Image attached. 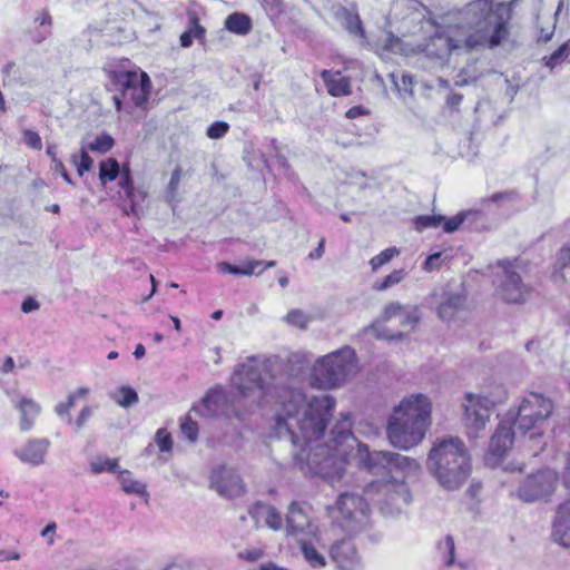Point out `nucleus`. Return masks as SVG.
<instances>
[{"mask_svg":"<svg viewBox=\"0 0 570 570\" xmlns=\"http://www.w3.org/2000/svg\"><path fill=\"white\" fill-rule=\"evenodd\" d=\"M51 168L53 171L60 174L65 181H67L70 185H73L71 177L69 176L63 163L60 159L53 158V165Z\"/></svg>","mask_w":570,"mask_h":570,"instance_id":"nucleus-57","label":"nucleus"},{"mask_svg":"<svg viewBox=\"0 0 570 570\" xmlns=\"http://www.w3.org/2000/svg\"><path fill=\"white\" fill-rule=\"evenodd\" d=\"M325 239L322 238L318 243V246L308 254L311 259H320L324 254Z\"/></svg>","mask_w":570,"mask_h":570,"instance_id":"nucleus-64","label":"nucleus"},{"mask_svg":"<svg viewBox=\"0 0 570 570\" xmlns=\"http://www.w3.org/2000/svg\"><path fill=\"white\" fill-rule=\"evenodd\" d=\"M311 320V316L306 315L302 309L298 308L289 311L284 317V321L287 324L298 328H306Z\"/></svg>","mask_w":570,"mask_h":570,"instance_id":"nucleus-39","label":"nucleus"},{"mask_svg":"<svg viewBox=\"0 0 570 570\" xmlns=\"http://www.w3.org/2000/svg\"><path fill=\"white\" fill-rule=\"evenodd\" d=\"M218 271L220 273H228L234 275H240V267L236 265H232L229 263L223 262L217 265Z\"/></svg>","mask_w":570,"mask_h":570,"instance_id":"nucleus-62","label":"nucleus"},{"mask_svg":"<svg viewBox=\"0 0 570 570\" xmlns=\"http://www.w3.org/2000/svg\"><path fill=\"white\" fill-rule=\"evenodd\" d=\"M286 522V531L293 535L305 532L311 527L308 517L296 502L289 504Z\"/></svg>","mask_w":570,"mask_h":570,"instance_id":"nucleus-24","label":"nucleus"},{"mask_svg":"<svg viewBox=\"0 0 570 570\" xmlns=\"http://www.w3.org/2000/svg\"><path fill=\"white\" fill-rule=\"evenodd\" d=\"M444 219L445 216L442 215H421L415 217L414 224L416 230L422 232L428 228L439 227Z\"/></svg>","mask_w":570,"mask_h":570,"instance_id":"nucleus-35","label":"nucleus"},{"mask_svg":"<svg viewBox=\"0 0 570 570\" xmlns=\"http://www.w3.org/2000/svg\"><path fill=\"white\" fill-rule=\"evenodd\" d=\"M210 488L225 498H236L243 494V481L234 470L219 468L212 472Z\"/></svg>","mask_w":570,"mask_h":570,"instance_id":"nucleus-16","label":"nucleus"},{"mask_svg":"<svg viewBox=\"0 0 570 570\" xmlns=\"http://www.w3.org/2000/svg\"><path fill=\"white\" fill-rule=\"evenodd\" d=\"M561 6H562V2L559 3L558 9L554 12V17H553L552 21L548 22L547 24L538 23V29H539V33L537 37L538 42L547 43L552 39L554 31H556L557 19H558L559 12L561 10Z\"/></svg>","mask_w":570,"mask_h":570,"instance_id":"nucleus-33","label":"nucleus"},{"mask_svg":"<svg viewBox=\"0 0 570 570\" xmlns=\"http://www.w3.org/2000/svg\"><path fill=\"white\" fill-rule=\"evenodd\" d=\"M474 215H475V213H473V212H462L451 218H448V219L445 218L442 222L443 230L445 233H453L462 226V224L469 216H474Z\"/></svg>","mask_w":570,"mask_h":570,"instance_id":"nucleus-41","label":"nucleus"},{"mask_svg":"<svg viewBox=\"0 0 570 570\" xmlns=\"http://www.w3.org/2000/svg\"><path fill=\"white\" fill-rule=\"evenodd\" d=\"M405 276H406V272L403 268L395 269L391 274L385 276L381 282H376L373 285V288L375 291H385V289L399 284L400 282H402L405 278Z\"/></svg>","mask_w":570,"mask_h":570,"instance_id":"nucleus-34","label":"nucleus"},{"mask_svg":"<svg viewBox=\"0 0 570 570\" xmlns=\"http://www.w3.org/2000/svg\"><path fill=\"white\" fill-rule=\"evenodd\" d=\"M553 404L550 399L538 393H529L519 405L513 424L523 433L534 430L552 413Z\"/></svg>","mask_w":570,"mask_h":570,"instance_id":"nucleus-10","label":"nucleus"},{"mask_svg":"<svg viewBox=\"0 0 570 570\" xmlns=\"http://www.w3.org/2000/svg\"><path fill=\"white\" fill-rule=\"evenodd\" d=\"M72 161L77 166V171L80 176H82L86 171H89L94 165L92 158L88 155V150L82 146L80 160L77 161V157H72Z\"/></svg>","mask_w":570,"mask_h":570,"instance_id":"nucleus-46","label":"nucleus"},{"mask_svg":"<svg viewBox=\"0 0 570 570\" xmlns=\"http://www.w3.org/2000/svg\"><path fill=\"white\" fill-rule=\"evenodd\" d=\"M109 80L114 89L120 92L112 97L118 111L121 109L122 98H129L135 106H142L148 100L151 81L146 72L112 70L109 73Z\"/></svg>","mask_w":570,"mask_h":570,"instance_id":"nucleus-6","label":"nucleus"},{"mask_svg":"<svg viewBox=\"0 0 570 570\" xmlns=\"http://www.w3.org/2000/svg\"><path fill=\"white\" fill-rule=\"evenodd\" d=\"M404 307L399 303H390L385 306L383 314H382V321H389L394 316H401L403 315Z\"/></svg>","mask_w":570,"mask_h":570,"instance_id":"nucleus-52","label":"nucleus"},{"mask_svg":"<svg viewBox=\"0 0 570 570\" xmlns=\"http://www.w3.org/2000/svg\"><path fill=\"white\" fill-rule=\"evenodd\" d=\"M118 461L116 459L98 458L90 463V470L95 474L102 472H116Z\"/></svg>","mask_w":570,"mask_h":570,"instance_id":"nucleus-38","label":"nucleus"},{"mask_svg":"<svg viewBox=\"0 0 570 570\" xmlns=\"http://www.w3.org/2000/svg\"><path fill=\"white\" fill-rule=\"evenodd\" d=\"M400 317L402 325H415L420 321V313L416 307H413L411 311L403 309V315Z\"/></svg>","mask_w":570,"mask_h":570,"instance_id":"nucleus-55","label":"nucleus"},{"mask_svg":"<svg viewBox=\"0 0 570 570\" xmlns=\"http://www.w3.org/2000/svg\"><path fill=\"white\" fill-rule=\"evenodd\" d=\"M181 433L191 442L198 436V425L189 416H186L180 425Z\"/></svg>","mask_w":570,"mask_h":570,"instance_id":"nucleus-47","label":"nucleus"},{"mask_svg":"<svg viewBox=\"0 0 570 570\" xmlns=\"http://www.w3.org/2000/svg\"><path fill=\"white\" fill-rule=\"evenodd\" d=\"M517 198V194L512 190L510 191H499L494 193L489 198L484 199V203H494V204H501L503 202H511Z\"/></svg>","mask_w":570,"mask_h":570,"instance_id":"nucleus-53","label":"nucleus"},{"mask_svg":"<svg viewBox=\"0 0 570 570\" xmlns=\"http://www.w3.org/2000/svg\"><path fill=\"white\" fill-rule=\"evenodd\" d=\"M330 556L341 570H354L360 562L356 549L348 539L336 541L331 547Z\"/></svg>","mask_w":570,"mask_h":570,"instance_id":"nucleus-20","label":"nucleus"},{"mask_svg":"<svg viewBox=\"0 0 570 570\" xmlns=\"http://www.w3.org/2000/svg\"><path fill=\"white\" fill-rule=\"evenodd\" d=\"M248 513L257 527L265 524L273 530H279L283 527L279 512L269 504L256 502L249 508Z\"/></svg>","mask_w":570,"mask_h":570,"instance_id":"nucleus-21","label":"nucleus"},{"mask_svg":"<svg viewBox=\"0 0 570 570\" xmlns=\"http://www.w3.org/2000/svg\"><path fill=\"white\" fill-rule=\"evenodd\" d=\"M187 31L197 40H203L205 38V28L199 24L198 19L195 16L189 19Z\"/></svg>","mask_w":570,"mask_h":570,"instance_id":"nucleus-54","label":"nucleus"},{"mask_svg":"<svg viewBox=\"0 0 570 570\" xmlns=\"http://www.w3.org/2000/svg\"><path fill=\"white\" fill-rule=\"evenodd\" d=\"M465 304V296L460 293H444L438 307V314L443 321H451Z\"/></svg>","mask_w":570,"mask_h":570,"instance_id":"nucleus-25","label":"nucleus"},{"mask_svg":"<svg viewBox=\"0 0 570 570\" xmlns=\"http://www.w3.org/2000/svg\"><path fill=\"white\" fill-rule=\"evenodd\" d=\"M441 257H442V253L441 252H438V253H434V254L430 255L425 259L423 268L426 272H431L433 269L439 268L441 266Z\"/></svg>","mask_w":570,"mask_h":570,"instance_id":"nucleus-56","label":"nucleus"},{"mask_svg":"<svg viewBox=\"0 0 570 570\" xmlns=\"http://www.w3.org/2000/svg\"><path fill=\"white\" fill-rule=\"evenodd\" d=\"M499 265L503 268L502 281L498 289L499 295L507 303H523L530 293V287L522 282L521 276L514 271L512 262L500 261Z\"/></svg>","mask_w":570,"mask_h":570,"instance_id":"nucleus-15","label":"nucleus"},{"mask_svg":"<svg viewBox=\"0 0 570 570\" xmlns=\"http://www.w3.org/2000/svg\"><path fill=\"white\" fill-rule=\"evenodd\" d=\"M570 51V40L563 45H561L557 50H554L549 57H544L546 66L549 68H554L559 65L563 59H566Z\"/></svg>","mask_w":570,"mask_h":570,"instance_id":"nucleus-42","label":"nucleus"},{"mask_svg":"<svg viewBox=\"0 0 570 570\" xmlns=\"http://www.w3.org/2000/svg\"><path fill=\"white\" fill-rule=\"evenodd\" d=\"M50 441L47 438L29 439L13 454L23 463L31 466H39L45 463L50 449Z\"/></svg>","mask_w":570,"mask_h":570,"instance_id":"nucleus-18","label":"nucleus"},{"mask_svg":"<svg viewBox=\"0 0 570 570\" xmlns=\"http://www.w3.org/2000/svg\"><path fill=\"white\" fill-rule=\"evenodd\" d=\"M119 482L121 484L122 490L129 494H144L145 493V484L139 481H135L130 478V473L128 471H121L119 473Z\"/></svg>","mask_w":570,"mask_h":570,"instance_id":"nucleus-32","label":"nucleus"},{"mask_svg":"<svg viewBox=\"0 0 570 570\" xmlns=\"http://www.w3.org/2000/svg\"><path fill=\"white\" fill-rule=\"evenodd\" d=\"M114 138L110 135L102 132L99 136H97L92 141L88 142L87 145H83V147L92 153L105 154L114 147Z\"/></svg>","mask_w":570,"mask_h":570,"instance_id":"nucleus-31","label":"nucleus"},{"mask_svg":"<svg viewBox=\"0 0 570 570\" xmlns=\"http://www.w3.org/2000/svg\"><path fill=\"white\" fill-rule=\"evenodd\" d=\"M357 458L361 465L373 473L382 470L399 469L406 474H414L420 470V463L409 456L389 451H370L366 445H358Z\"/></svg>","mask_w":570,"mask_h":570,"instance_id":"nucleus-9","label":"nucleus"},{"mask_svg":"<svg viewBox=\"0 0 570 570\" xmlns=\"http://www.w3.org/2000/svg\"><path fill=\"white\" fill-rule=\"evenodd\" d=\"M20 554L14 551L9 550H0V562L11 561V560H19Z\"/></svg>","mask_w":570,"mask_h":570,"instance_id":"nucleus-63","label":"nucleus"},{"mask_svg":"<svg viewBox=\"0 0 570 570\" xmlns=\"http://www.w3.org/2000/svg\"><path fill=\"white\" fill-rule=\"evenodd\" d=\"M551 537L556 543L570 548V498L557 509Z\"/></svg>","mask_w":570,"mask_h":570,"instance_id":"nucleus-19","label":"nucleus"},{"mask_svg":"<svg viewBox=\"0 0 570 570\" xmlns=\"http://www.w3.org/2000/svg\"><path fill=\"white\" fill-rule=\"evenodd\" d=\"M22 136L24 144L31 149L40 150L42 148L41 137L38 132L31 129H24L22 131Z\"/></svg>","mask_w":570,"mask_h":570,"instance_id":"nucleus-48","label":"nucleus"},{"mask_svg":"<svg viewBox=\"0 0 570 570\" xmlns=\"http://www.w3.org/2000/svg\"><path fill=\"white\" fill-rule=\"evenodd\" d=\"M55 412L56 414L66 420L67 423H71L72 420H71V415H70V409L68 407V405L65 404V402H60L58 403L56 406H55Z\"/></svg>","mask_w":570,"mask_h":570,"instance_id":"nucleus-59","label":"nucleus"},{"mask_svg":"<svg viewBox=\"0 0 570 570\" xmlns=\"http://www.w3.org/2000/svg\"><path fill=\"white\" fill-rule=\"evenodd\" d=\"M395 89L401 94L405 92L409 95L413 94V83L414 79L410 75L402 73L401 79L399 80L397 76L391 75Z\"/></svg>","mask_w":570,"mask_h":570,"instance_id":"nucleus-43","label":"nucleus"},{"mask_svg":"<svg viewBox=\"0 0 570 570\" xmlns=\"http://www.w3.org/2000/svg\"><path fill=\"white\" fill-rule=\"evenodd\" d=\"M110 397L122 407H129L138 402L137 392L127 385L120 386L110 393Z\"/></svg>","mask_w":570,"mask_h":570,"instance_id":"nucleus-30","label":"nucleus"},{"mask_svg":"<svg viewBox=\"0 0 570 570\" xmlns=\"http://www.w3.org/2000/svg\"><path fill=\"white\" fill-rule=\"evenodd\" d=\"M39 303L32 297L26 298L21 304V311L23 313H31L39 309Z\"/></svg>","mask_w":570,"mask_h":570,"instance_id":"nucleus-61","label":"nucleus"},{"mask_svg":"<svg viewBox=\"0 0 570 570\" xmlns=\"http://www.w3.org/2000/svg\"><path fill=\"white\" fill-rule=\"evenodd\" d=\"M426 469L442 489L455 491L471 474V456L459 438L438 440L429 452Z\"/></svg>","mask_w":570,"mask_h":570,"instance_id":"nucleus-3","label":"nucleus"},{"mask_svg":"<svg viewBox=\"0 0 570 570\" xmlns=\"http://www.w3.org/2000/svg\"><path fill=\"white\" fill-rule=\"evenodd\" d=\"M441 548L448 553L444 564L446 567L454 564L455 544L453 538L451 535H446Z\"/></svg>","mask_w":570,"mask_h":570,"instance_id":"nucleus-50","label":"nucleus"},{"mask_svg":"<svg viewBox=\"0 0 570 570\" xmlns=\"http://www.w3.org/2000/svg\"><path fill=\"white\" fill-rule=\"evenodd\" d=\"M119 206L126 216H135L140 218L147 209V191L141 187L134 185L130 171L124 168L118 181Z\"/></svg>","mask_w":570,"mask_h":570,"instance_id":"nucleus-11","label":"nucleus"},{"mask_svg":"<svg viewBox=\"0 0 570 570\" xmlns=\"http://www.w3.org/2000/svg\"><path fill=\"white\" fill-rule=\"evenodd\" d=\"M343 16H344V26L348 30L350 33H353L355 36L364 35L362 22H361V19L357 13H352L351 11L344 9Z\"/></svg>","mask_w":570,"mask_h":570,"instance_id":"nucleus-37","label":"nucleus"},{"mask_svg":"<svg viewBox=\"0 0 570 570\" xmlns=\"http://www.w3.org/2000/svg\"><path fill=\"white\" fill-rule=\"evenodd\" d=\"M400 250L396 247H389L382 250L379 255L374 256L370 261V265L373 272H376L380 267L392 261L393 257L397 256Z\"/></svg>","mask_w":570,"mask_h":570,"instance_id":"nucleus-36","label":"nucleus"},{"mask_svg":"<svg viewBox=\"0 0 570 570\" xmlns=\"http://www.w3.org/2000/svg\"><path fill=\"white\" fill-rule=\"evenodd\" d=\"M514 431L509 422H500L491 438L487 462L497 464L511 449Z\"/></svg>","mask_w":570,"mask_h":570,"instance_id":"nucleus-17","label":"nucleus"},{"mask_svg":"<svg viewBox=\"0 0 570 570\" xmlns=\"http://www.w3.org/2000/svg\"><path fill=\"white\" fill-rule=\"evenodd\" d=\"M225 28L233 33L245 36L252 30V20L245 13L235 12L226 18Z\"/></svg>","mask_w":570,"mask_h":570,"instance_id":"nucleus-27","label":"nucleus"},{"mask_svg":"<svg viewBox=\"0 0 570 570\" xmlns=\"http://www.w3.org/2000/svg\"><path fill=\"white\" fill-rule=\"evenodd\" d=\"M14 407L20 412V430L22 432L30 431L40 413V405L32 399L22 396L14 402Z\"/></svg>","mask_w":570,"mask_h":570,"instance_id":"nucleus-23","label":"nucleus"},{"mask_svg":"<svg viewBox=\"0 0 570 570\" xmlns=\"http://www.w3.org/2000/svg\"><path fill=\"white\" fill-rule=\"evenodd\" d=\"M181 175L183 169L179 166H177L171 173L170 180L168 183L166 190V198L170 204L176 202L177 190L180 184Z\"/></svg>","mask_w":570,"mask_h":570,"instance_id":"nucleus-40","label":"nucleus"},{"mask_svg":"<svg viewBox=\"0 0 570 570\" xmlns=\"http://www.w3.org/2000/svg\"><path fill=\"white\" fill-rule=\"evenodd\" d=\"M364 493L371 500H373V494H377L380 498L376 502L382 512L389 515L400 514L412 501L406 483L396 480L371 483Z\"/></svg>","mask_w":570,"mask_h":570,"instance_id":"nucleus-8","label":"nucleus"},{"mask_svg":"<svg viewBox=\"0 0 570 570\" xmlns=\"http://www.w3.org/2000/svg\"><path fill=\"white\" fill-rule=\"evenodd\" d=\"M370 505L363 497L353 492H344L336 500L333 509L334 524L352 535L366 523Z\"/></svg>","mask_w":570,"mask_h":570,"instance_id":"nucleus-7","label":"nucleus"},{"mask_svg":"<svg viewBox=\"0 0 570 570\" xmlns=\"http://www.w3.org/2000/svg\"><path fill=\"white\" fill-rule=\"evenodd\" d=\"M562 277L570 279V246H564L559 254L557 262Z\"/></svg>","mask_w":570,"mask_h":570,"instance_id":"nucleus-45","label":"nucleus"},{"mask_svg":"<svg viewBox=\"0 0 570 570\" xmlns=\"http://www.w3.org/2000/svg\"><path fill=\"white\" fill-rule=\"evenodd\" d=\"M275 265V261H248L240 267V275H253L258 267L261 268L258 273H261L263 269L274 267Z\"/></svg>","mask_w":570,"mask_h":570,"instance_id":"nucleus-44","label":"nucleus"},{"mask_svg":"<svg viewBox=\"0 0 570 570\" xmlns=\"http://www.w3.org/2000/svg\"><path fill=\"white\" fill-rule=\"evenodd\" d=\"M306 364L305 356L299 353L262 360L249 356L235 367L232 384L253 404L277 403L275 431L279 438H287L293 445L301 446L294 454L298 468L333 482L342 478L350 451L356 443L351 431L352 417L350 413H341L331 430V443L321 442L333 415L335 399L322 394L307 400L302 390L293 385Z\"/></svg>","mask_w":570,"mask_h":570,"instance_id":"nucleus-1","label":"nucleus"},{"mask_svg":"<svg viewBox=\"0 0 570 570\" xmlns=\"http://www.w3.org/2000/svg\"><path fill=\"white\" fill-rule=\"evenodd\" d=\"M426 430L420 424L392 415L389 420L387 438L394 448L410 450L422 442Z\"/></svg>","mask_w":570,"mask_h":570,"instance_id":"nucleus-12","label":"nucleus"},{"mask_svg":"<svg viewBox=\"0 0 570 570\" xmlns=\"http://www.w3.org/2000/svg\"><path fill=\"white\" fill-rule=\"evenodd\" d=\"M225 395L222 390H210L198 405L191 411L203 416H217L223 412Z\"/></svg>","mask_w":570,"mask_h":570,"instance_id":"nucleus-22","label":"nucleus"},{"mask_svg":"<svg viewBox=\"0 0 570 570\" xmlns=\"http://www.w3.org/2000/svg\"><path fill=\"white\" fill-rule=\"evenodd\" d=\"M508 393L502 385L488 394L466 393L462 403L464 422L469 438L476 439L490 420L492 409L507 400Z\"/></svg>","mask_w":570,"mask_h":570,"instance_id":"nucleus-5","label":"nucleus"},{"mask_svg":"<svg viewBox=\"0 0 570 570\" xmlns=\"http://www.w3.org/2000/svg\"><path fill=\"white\" fill-rule=\"evenodd\" d=\"M356 368L355 351L350 346H344L317 358L312 370V379L318 387L334 389L346 382L356 372Z\"/></svg>","mask_w":570,"mask_h":570,"instance_id":"nucleus-4","label":"nucleus"},{"mask_svg":"<svg viewBox=\"0 0 570 570\" xmlns=\"http://www.w3.org/2000/svg\"><path fill=\"white\" fill-rule=\"evenodd\" d=\"M301 551L306 562L313 568H323L326 564L325 557L320 553L316 548L307 541L299 542Z\"/></svg>","mask_w":570,"mask_h":570,"instance_id":"nucleus-29","label":"nucleus"},{"mask_svg":"<svg viewBox=\"0 0 570 570\" xmlns=\"http://www.w3.org/2000/svg\"><path fill=\"white\" fill-rule=\"evenodd\" d=\"M229 126L225 121H216L207 128V136L212 139H219L226 135Z\"/></svg>","mask_w":570,"mask_h":570,"instance_id":"nucleus-49","label":"nucleus"},{"mask_svg":"<svg viewBox=\"0 0 570 570\" xmlns=\"http://www.w3.org/2000/svg\"><path fill=\"white\" fill-rule=\"evenodd\" d=\"M561 481L566 488H570V453L566 455L564 466L561 472Z\"/></svg>","mask_w":570,"mask_h":570,"instance_id":"nucleus-60","label":"nucleus"},{"mask_svg":"<svg viewBox=\"0 0 570 570\" xmlns=\"http://www.w3.org/2000/svg\"><path fill=\"white\" fill-rule=\"evenodd\" d=\"M156 442L161 452H168L171 450V446H173L171 436L164 429H160L157 431Z\"/></svg>","mask_w":570,"mask_h":570,"instance_id":"nucleus-51","label":"nucleus"},{"mask_svg":"<svg viewBox=\"0 0 570 570\" xmlns=\"http://www.w3.org/2000/svg\"><path fill=\"white\" fill-rule=\"evenodd\" d=\"M122 170L120 171L119 164L115 158H108L106 160L100 161L99 165V179L102 185H106L108 181L115 180L118 176H121Z\"/></svg>","mask_w":570,"mask_h":570,"instance_id":"nucleus-28","label":"nucleus"},{"mask_svg":"<svg viewBox=\"0 0 570 570\" xmlns=\"http://www.w3.org/2000/svg\"><path fill=\"white\" fill-rule=\"evenodd\" d=\"M558 473L546 469L528 476L518 490V495L524 502H532L550 495L556 488Z\"/></svg>","mask_w":570,"mask_h":570,"instance_id":"nucleus-13","label":"nucleus"},{"mask_svg":"<svg viewBox=\"0 0 570 570\" xmlns=\"http://www.w3.org/2000/svg\"><path fill=\"white\" fill-rule=\"evenodd\" d=\"M91 415H92V407L91 406H85L80 411L78 417L75 421L77 430H80L82 426H85V424L87 423V421L89 420V417Z\"/></svg>","mask_w":570,"mask_h":570,"instance_id":"nucleus-58","label":"nucleus"},{"mask_svg":"<svg viewBox=\"0 0 570 570\" xmlns=\"http://www.w3.org/2000/svg\"><path fill=\"white\" fill-rule=\"evenodd\" d=\"M321 77L327 88V92L333 97L347 96L351 94L350 80L342 77L340 72L333 75L330 70H323Z\"/></svg>","mask_w":570,"mask_h":570,"instance_id":"nucleus-26","label":"nucleus"},{"mask_svg":"<svg viewBox=\"0 0 570 570\" xmlns=\"http://www.w3.org/2000/svg\"><path fill=\"white\" fill-rule=\"evenodd\" d=\"M432 403L424 394H413L404 397L394 409L395 416L428 429L431 424Z\"/></svg>","mask_w":570,"mask_h":570,"instance_id":"nucleus-14","label":"nucleus"},{"mask_svg":"<svg viewBox=\"0 0 570 570\" xmlns=\"http://www.w3.org/2000/svg\"><path fill=\"white\" fill-rule=\"evenodd\" d=\"M511 19L512 2L472 0L446 13L442 30L426 42L425 56L444 63L452 53L501 47L510 40Z\"/></svg>","mask_w":570,"mask_h":570,"instance_id":"nucleus-2","label":"nucleus"}]
</instances>
